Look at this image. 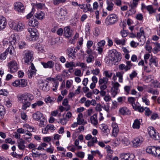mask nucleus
<instances>
[{
	"label": "nucleus",
	"mask_w": 160,
	"mask_h": 160,
	"mask_svg": "<svg viewBox=\"0 0 160 160\" xmlns=\"http://www.w3.org/2000/svg\"><path fill=\"white\" fill-rule=\"evenodd\" d=\"M108 58L106 62L110 66L115 64L116 62L120 61L122 59L121 54L116 49L109 50L108 52Z\"/></svg>",
	"instance_id": "f257e3e1"
},
{
	"label": "nucleus",
	"mask_w": 160,
	"mask_h": 160,
	"mask_svg": "<svg viewBox=\"0 0 160 160\" xmlns=\"http://www.w3.org/2000/svg\"><path fill=\"white\" fill-rule=\"evenodd\" d=\"M17 97L18 100L22 101L23 103L22 109L24 110L30 106L31 103L29 101H31L34 98L32 95L28 93H25L23 94H19Z\"/></svg>",
	"instance_id": "f03ea898"
},
{
	"label": "nucleus",
	"mask_w": 160,
	"mask_h": 160,
	"mask_svg": "<svg viewBox=\"0 0 160 160\" xmlns=\"http://www.w3.org/2000/svg\"><path fill=\"white\" fill-rule=\"evenodd\" d=\"M9 25L10 28L16 32H21L25 28V24L24 21L20 20L18 21H10Z\"/></svg>",
	"instance_id": "7ed1b4c3"
},
{
	"label": "nucleus",
	"mask_w": 160,
	"mask_h": 160,
	"mask_svg": "<svg viewBox=\"0 0 160 160\" xmlns=\"http://www.w3.org/2000/svg\"><path fill=\"white\" fill-rule=\"evenodd\" d=\"M28 31L30 34L27 36V40L30 41L34 42L38 39L39 33L37 29L30 28H28Z\"/></svg>",
	"instance_id": "20e7f679"
},
{
	"label": "nucleus",
	"mask_w": 160,
	"mask_h": 160,
	"mask_svg": "<svg viewBox=\"0 0 160 160\" xmlns=\"http://www.w3.org/2000/svg\"><path fill=\"white\" fill-rule=\"evenodd\" d=\"M67 14L68 12L66 9L60 8L56 11V17L58 21H63L67 19Z\"/></svg>",
	"instance_id": "39448f33"
},
{
	"label": "nucleus",
	"mask_w": 160,
	"mask_h": 160,
	"mask_svg": "<svg viewBox=\"0 0 160 160\" xmlns=\"http://www.w3.org/2000/svg\"><path fill=\"white\" fill-rule=\"evenodd\" d=\"M118 18L116 15L114 14H111L106 18L105 23L107 26H110L115 24L117 22Z\"/></svg>",
	"instance_id": "423d86ee"
},
{
	"label": "nucleus",
	"mask_w": 160,
	"mask_h": 160,
	"mask_svg": "<svg viewBox=\"0 0 160 160\" xmlns=\"http://www.w3.org/2000/svg\"><path fill=\"white\" fill-rule=\"evenodd\" d=\"M23 59L25 63L28 64L33 59V52L30 50H25L23 52Z\"/></svg>",
	"instance_id": "0eeeda50"
},
{
	"label": "nucleus",
	"mask_w": 160,
	"mask_h": 160,
	"mask_svg": "<svg viewBox=\"0 0 160 160\" xmlns=\"http://www.w3.org/2000/svg\"><path fill=\"white\" fill-rule=\"evenodd\" d=\"M8 66L9 71L11 73H14L17 72L18 69L17 63L14 60L10 61L8 63Z\"/></svg>",
	"instance_id": "6e6552de"
},
{
	"label": "nucleus",
	"mask_w": 160,
	"mask_h": 160,
	"mask_svg": "<svg viewBox=\"0 0 160 160\" xmlns=\"http://www.w3.org/2000/svg\"><path fill=\"white\" fill-rule=\"evenodd\" d=\"M14 9L19 13H23L25 12V8L23 4L21 2H16L14 4Z\"/></svg>",
	"instance_id": "1a4fd4ad"
},
{
	"label": "nucleus",
	"mask_w": 160,
	"mask_h": 160,
	"mask_svg": "<svg viewBox=\"0 0 160 160\" xmlns=\"http://www.w3.org/2000/svg\"><path fill=\"white\" fill-rule=\"evenodd\" d=\"M144 139L141 137L139 136L136 137L132 141V146L134 148H137L139 146L143 143Z\"/></svg>",
	"instance_id": "9d476101"
},
{
	"label": "nucleus",
	"mask_w": 160,
	"mask_h": 160,
	"mask_svg": "<svg viewBox=\"0 0 160 160\" xmlns=\"http://www.w3.org/2000/svg\"><path fill=\"white\" fill-rule=\"evenodd\" d=\"M120 155L121 160H132L134 158V156L132 154L122 153Z\"/></svg>",
	"instance_id": "9b49d317"
},
{
	"label": "nucleus",
	"mask_w": 160,
	"mask_h": 160,
	"mask_svg": "<svg viewBox=\"0 0 160 160\" xmlns=\"http://www.w3.org/2000/svg\"><path fill=\"white\" fill-rule=\"evenodd\" d=\"M79 7L81 9L83 10V12H87L88 11H90V12H93L91 6L90 4H79Z\"/></svg>",
	"instance_id": "f8f14e48"
},
{
	"label": "nucleus",
	"mask_w": 160,
	"mask_h": 160,
	"mask_svg": "<svg viewBox=\"0 0 160 160\" xmlns=\"http://www.w3.org/2000/svg\"><path fill=\"white\" fill-rule=\"evenodd\" d=\"M19 37L17 34L11 35L9 39V43L12 45H15L18 41Z\"/></svg>",
	"instance_id": "ddd939ff"
},
{
	"label": "nucleus",
	"mask_w": 160,
	"mask_h": 160,
	"mask_svg": "<svg viewBox=\"0 0 160 160\" xmlns=\"http://www.w3.org/2000/svg\"><path fill=\"white\" fill-rule=\"evenodd\" d=\"M149 31V30L148 29H144L142 27L140 29L139 32L137 33V37L138 38L140 39V38L145 37V35H148L149 34L147 33V31Z\"/></svg>",
	"instance_id": "4468645a"
},
{
	"label": "nucleus",
	"mask_w": 160,
	"mask_h": 160,
	"mask_svg": "<svg viewBox=\"0 0 160 160\" xmlns=\"http://www.w3.org/2000/svg\"><path fill=\"white\" fill-rule=\"evenodd\" d=\"M12 84L16 87H24L27 85V81H15Z\"/></svg>",
	"instance_id": "2eb2a0df"
},
{
	"label": "nucleus",
	"mask_w": 160,
	"mask_h": 160,
	"mask_svg": "<svg viewBox=\"0 0 160 160\" xmlns=\"http://www.w3.org/2000/svg\"><path fill=\"white\" fill-rule=\"evenodd\" d=\"M76 52L74 48H69L67 50L66 54L69 58L73 59L75 58Z\"/></svg>",
	"instance_id": "dca6fc26"
},
{
	"label": "nucleus",
	"mask_w": 160,
	"mask_h": 160,
	"mask_svg": "<svg viewBox=\"0 0 160 160\" xmlns=\"http://www.w3.org/2000/svg\"><path fill=\"white\" fill-rule=\"evenodd\" d=\"M28 24L30 27H35L38 26L39 22L37 19L32 18L28 20Z\"/></svg>",
	"instance_id": "f3484780"
},
{
	"label": "nucleus",
	"mask_w": 160,
	"mask_h": 160,
	"mask_svg": "<svg viewBox=\"0 0 160 160\" xmlns=\"http://www.w3.org/2000/svg\"><path fill=\"white\" fill-rule=\"evenodd\" d=\"M34 16L38 19L42 20L45 18V13L44 12L38 11L35 14Z\"/></svg>",
	"instance_id": "a211bd4d"
},
{
	"label": "nucleus",
	"mask_w": 160,
	"mask_h": 160,
	"mask_svg": "<svg viewBox=\"0 0 160 160\" xmlns=\"http://www.w3.org/2000/svg\"><path fill=\"white\" fill-rule=\"evenodd\" d=\"M7 24L6 19L3 16H0V30L4 29Z\"/></svg>",
	"instance_id": "6ab92c4d"
},
{
	"label": "nucleus",
	"mask_w": 160,
	"mask_h": 160,
	"mask_svg": "<svg viewBox=\"0 0 160 160\" xmlns=\"http://www.w3.org/2000/svg\"><path fill=\"white\" fill-rule=\"evenodd\" d=\"M106 9L108 11L112 12L113 10L114 4L109 0L106 1Z\"/></svg>",
	"instance_id": "aec40b11"
},
{
	"label": "nucleus",
	"mask_w": 160,
	"mask_h": 160,
	"mask_svg": "<svg viewBox=\"0 0 160 160\" xmlns=\"http://www.w3.org/2000/svg\"><path fill=\"white\" fill-rule=\"evenodd\" d=\"M41 82L39 84H41L40 87L42 88L43 90L46 91L49 90V86H48V81H41Z\"/></svg>",
	"instance_id": "412c9836"
},
{
	"label": "nucleus",
	"mask_w": 160,
	"mask_h": 160,
	"mask_svg": "<svg viewBox=\"0 0 160 160\" xmlns=\"http://www.w3.org/2000/svg\"><path fill=\"white\" fill-rule=\"evenodd\" d=\"M65 65L67 68H68V71L70 73L72 72L73 68L76 66L74 63L73 62H67Z\"/></svg>",
	"instance_id": "4be33fe9"
},
{
	"label": "nucleus",
	"mask_w": 160,
	"mask_h": 160,
	"mask_svg": "<svg viewBox=\"0 0 160 160\" xmlns=\"http://www.w3.org/2000/svg\"><path fill=\"white\" fill-rule=\"evenodd\" d=\"M119 112L122 115H129L131 114L130 111L126 107L120 108Z\"/></svg>",
	"instance_id": "5701e85b"
},
{
	"label": "nucleus",
	"mask_w": 160,
	"mask_h": 160,
	"mask_svg": "<svg viewBox=\"0 0 160 160\" xmlns=\"http://www.w3.org/2000/svg\"><path fill=\"white\" fill-rule=\"evenodd\" d=\"M41 64L44 68H51L54 65V63L52 61H49L47 62H42Z\"/></svg>",
	"instance_id": "b1692460"
},
{
	"label": "nucleus",
	"mask_w": 160,
	"mask_h": 160,
	"mask_svg": "<svg viewBox=\"0 0 160 160\" xmlns=\"http://www.w3.org/2000/svg\"><path fill=\"white\" fill-rule=\"evenodd\" d=\"M45 8V5L43 3H38L33 4V5L32 10L34 8L38 9H43Z\"/></svg>",
	"instance_id": "393cba45"
},
{
	"label": "nucleus",
	"mask_w": 160,
	"mask_h": 160,
	"mask_svg": "<svg viewBox=\"0 0 160 160\" xmlns=\"http://www.w3.org/2000/svg\"><path fill=\"white\" fill-rule=\"evenodd\" d=\"M64 34L65 37L66 38H68L71 37L72 33L69 27H66L64 28Z\"/></svg>",
	"instance_id": "a878e982"
},
{
	"label": "nucleus",
	"mask_w": 160,
	"mask_h": 160,
	"mask_svg": "<svg viewBox=\"0 0 160 160\" xmlns=\"http://www.w3.org/2000/svg\"><path fill=\"white\" fill-rule=\"evenodd\" d=\"M113 130L112 131V136L116 137L119 132V128L117 124H114L112 125Z\"/></svg>",
	"instance_id": "bb28decb"
},
{
	"label": "nucleus",
	"mask_w": 160,
	"mask_h": 160,
	"mask_svg": "<svg viewBox=\"0 0 160 160\" xmlns=\"http://www.w3.org/2000/svg\"><path fill=\"white\" fill-rule=\"evenodd\" d=\"M149 63L153 64L156 67L158 66V58L155 56H151L149 60Z\"/></svg>",
	"instance_id": "cd10ccee"
},
{
	"label": "nucleus",
	"mask_w": 160,
	"mask_h": 160,
	"mask_svg": "<svg viewBox=\"0 0 160 160\" xmlns=\"http://www.w3.org/2000/svg\"><path fill=\"white\" fill-rule=\"evenodd\" d=\"M24 143L25 141L22 139H20L18 141V146L20 150H23L25 148Z\"/></svg>",
	"instance_id": "c85d7f7f"
},
{
	"label": "nucleus",
	"mask_w": 160,
	"mask_h": 160,
	"mask_svg": "<svg viewBox=\"0 0 160 160\" xmlns=\"http://www.w3.org/2000/svg\"><path fill=\"white\" fill-rule=\"evenodd\" d=\"M156 147L155 146H150L147 147L146 149V152L150 154L154 155Z\"/></svg>",
	"instance_id": "c756f323"
},
{
	"label": "nucleus",
	"mask_w": 160,
	"mask_h": 160,
	"mask_svg": "<svg viewBox=\"0 0 160 160\" xmlns=\"http://www.w3.org/2000/svg\"><path fill=\"white\" fill-rule=\"evenodd\" d=\"M33 118L35 120L38 121L43 117V114L39 112H37L33 114Z\"/></svg>",
	"instance_id": "7c9ffc66"
},
{
	"label": "nucleus",
	"mask_w": 160,
	"mask_h": 160,
	"mask_svg": "<svg viewBox=\"0 0 160 160\" xmlns=\"http://www.w3.org/2000/svg\"><path fill=\"white\" fill-rule=\"evenodd\" d=\"M126 41V39H119L117 38H116L114 39V42L117 45H124Z\"/></svg>",
	"instance_id": "2f4dec72"
},
{
	"label": "nucleus",
	"mask_w": 160,
	"mask_h": 160,
	"mask_svg": "<svg viewBox=\"0 0 160 160\" xmlns=\"http://www.w3.org/2000/svg\"><path fill=\"white\" fill-rule=\"evenodd\" d=\"M155 47L152 49V51L154 54H156L160 51V44L158 42L154 43Z\"/></svg>",
	"instance_id": "473e14b6"
},
{
	"label": "nucleus",
	"mask_w": 160,
	"mask_h": 160,
	"mask_svg": "<svg viewBox=\"0 0 160 160\" xmlns=\"http://www.w3.org/2000/svg\"><path fill=\"white\" fill-rule=\"evenodd\" d=\"M123 73H121V72H117L116 73V75L114 74L113 77V79L114 80H116L118 78L119 80H122V74Z\"/></svg>",
	"instance_id": "72a5a7b5"
},
{
	"label": "nucleus",
	"mask_w": 160,
	"mask_h": 160,
	"mask_svg": "<svg viewBox=\"0 0 160 160\" xmlns=\"http://www.w3.org/2000/svg\"><path fill=\"white\" fill-rule=\"evenodd\" d=\"M148 131L149 135L152 138L154 134L156 133V131L154 128L152 127H150L148 128Z\"/></svg>",
	"instance_id": "f704fd0d"
},
{
	"label": "nucleus",
	"mask_w": 160,
	"mask_h": 160,
	"mask_svg": "<svg viewBox=\"0 0 160 160\" xmlns=\"http://www.w3.org/2000/svg\"><path fill=\"white\" fill-rule=\"evenodd\" d=\"M97 114H94L90 118L91 122L94 125H96L98 124V120L97 119Z\"/></svg>",
	"instance_id": "c9c22d12"
},
{
	"label": "nucleus",
	"mask_w": 160,
	"mask_h": 160,
	"mask_svg": "<svg viewBox=\"0 0 160 160\" xmlns=\"http://www.w3.org/2000/svg\"><path fill=\"white\" fill-rule=\"evenodd\" d=\"M140 119H135L133 123L132 127L134 128L139 129L141 124Z\"/></svg>",
	"instance_id": "e433bc0d"
},
{
	"label": "nucleus",
	"mask_w": 160,
	"mask_h": 160,
	"mask_svg": "<svg viewBox=\"0 0 160 160\" xmlns=\"http://www.w3.org/2000/svg\"><path fill=\"white\" fill-rule=\"evenodd\" d=\"M151 87L154 88H160V82L158 81H153L151 84Z\"/></svg>",
	"instance_id": "4c0bfd02"
},
{
	"label": "nucleus",
	"mask_w": 160,
	"mask_h": 160,
	"mask_svg": "<svg viewBox=\"0 0 160 160\" xmlns=\"http://www.w3.org/2000/svg\"><path fill=\"white\" fill-rule=\"evenodd\" d=\"M135 99L134 98L132 97H129L128 98V101L129 103L132 104L133 108H134L135 106L136 105L135 103Z\"/></svg>",
	"instance_id": "58836bf2"
},
{
	"label": "nucleus",
	"mask_w": 160,
	"mask_h": 160,
	"mask_svg": "<svg viewBox=\"0 0 160 160\" xmlns=\"http://www.w3.org/2000/svg\"><path fill=\"white\" fill-rule=\"evenodd\" d=\"M139 0H132L130 2V6L131 8H135L137 7L138 4Z\"/></svg>",
	"instance_id": "ea45409f"
},
{
	"label": "nucleus",
	"mask_w": 160,
	"mask_h": 160,
	"mask_svg": "<svg viewBox=\"0 0 160 160\" xmlns=\"http://www.w3.org/2000/svg\"><path fill=\"white\" fill-rule=\"evenodd\" d=\"M6 50H8V54L9 52L10 55L13 54L15 52V50L12 45L10 46Z\"/></svg>",
	"instance_id": "a19ab883"
},
{
	"label": "nucleus",
	"mask_w": 160,
	"mask_h": 160,
	"mask_svg": "<svg viewBox=\"0 0 160 160\" xmlns=\"http://www.w3.org/2000/svg\"><path fill=\"white\" fill-rule=\"evenodd\" d=\"M8 54V50H5L3 53L1 54L0 55V59L2 60H5Z\"/></svg>",
	"instance_id": "79ce46f5"
},
{
	"label": "nucleus",
	"mask_w": 160,
	"mask_h": 160,
	"mask_svg": "<svg viewBox=\"0 0 160 160\" xmlns=\"http://www.w3.org/2000/svg\"><path fill=\"white\" fill-rule=\"evenodd\" d=\"M56 99L54 98H51L49 96L48 97L45 99V101L47 103H50L54 102Z\"/></svg>",
	"instance_id": "37998d69"
},
{
	"label": "nucleus",
	"mask_w": 160,
	"mask_h": 160,
	"mask_svg": "<svg viewBox=\"0 0 160 160\" xmlns=\"http://www.w3.org/2000/svg\"><path fill=\"white\" fill-rule=\"evenodd\" d=\"M58 25L56 23H54L51 28V31L52 32H55L58 28Z\"/></svg>",
	"instance_id": "c03bdc74"
},
{
	"label": "nucleus",
	"mask_w": 160,
	"mask_h": 160,
	"mask_svg": "<svg viewBox=\"0 0 160 160\" xmlns=\"http://www.w3.org/2000/svg\"><path fill=\"white\" fill-rule=\"evenodd\" d=\"M102 131L106 134V135H108L110 133V130L108 129L107 126H103L102 128Z\"/></svg>",
	"instance_id": "a18cd8bd"
},
{
	"label": "nucleus",
	"mask_w": 160,
	"mask_h": 160,
	"mask_svg": "<svg viewBox=\"0 0 160 160\" xmlns=\"http://www.w3.org/2000/svg\"><path fill=\"white\" fill-rule=\"evenodd\" d=\"M154 155L160 158V147H156Z\"/></svg>",
	"instance_id": "49530a36"
},
{
	"label": "nucleus",
	"mask_w": 160,
	"mask_h": 160,
	"mask_svg": "<svg viewBox=\"0 0 160 160\" xmlns=\"http://www.w3.org/2000/svg\"><path fill=\"white\" fill-rule=\"evenodd\" d=\"M118 68L121 70H124L126 72L128 71L126 65L124 64H121L119 65Z\"/></svg>",
	"instance_id": "de8ad7c7"
},
{
	"label": "nucleus",
	"mask_w": 160,
	"mask_h": 160,
	"mask_svg": "<svg viewBox=\"0 0 160 160\" xmlns=\"http://www.w3.org/2000/svg\"><path fill=\"white\" fill-rule=\"evenodd\" d=\"M126 66L128 71L130 70L133 65V64L131 61H128L126 62Z\"/></svg>",
	"instance_id": "09e8293b"
},
{
	"label": "nucleus",
	"mask_w": 160,
	"mask_h": 160,
	"mask_svg": "<svg viewBox=\"0 0 160 160\" xmlns=\"http://www.w3.org/2000/svg\"><path fill=\"white\" fill-rule=\"evenodd\" d=\"M103 74L106 77L108 78H111L112 75V73L107 70L104 71Z\"/></svg>",
	"instance_id": "8fccbe9b"
},
{
	"label": "nucleus",
	"mask_w": 160,
	"mask_h": 160,
	"mask_svg": "<svg viewBox=\"0 0 160 160\" xmlns=\"http://www.w3.org/2000/svg\"><path fill=\"white\" fill-rule=\"evenodd\" d=\"M134 8H131V9L127 12V14L128 16L134 14L136 13V10Z\"/></svg>",
	"instance_id": "3c124183"
},
{
	"label": "nucleus",
	"mask_w": 160,
	"mask_h": 160,
	"mask_svg": "<svg viewBox=\"0 0 160 160\" xmlns=\"http://www.w3.org/2000/svg\"><path fill=\"white\" fill-rule=\"evenodd\" d=\"M34 12L32 9V11L28 14L26 16V18L27 19L29 20L31 19V18L33 16Z\"/></svg>",
	"instance_id": "603ef678"
},
{
	"label": "nucleus",
	"mask_w": 160,
	"mask_h": 160,
	"mask_svg": "<svg viewBox=\"0 0 160 160\" xmlns=\"http://www.w3.org/2000/svg\"><path fill=\"white\" fill-rule=\"evenodd\" d=\"M136 18L137 20L141 21L143 20V17L142 14L138 13L136 14Z\"/></svg>",
	"instance_id": "864d4df0"
},
{
	"label": "nucleus",
	"mask_w": 160,
	"mask_h": 160,
	"mask_svg": "<svg viewBox=\"0 0 160 160\" xmlns=\"http://www.w3.org/2000/svg\"><path fill=\"white\" fill-rule=\"evenodd\" d=\"M145 48L146 50H147L148 53L151 52L152 48L151 46L148 45V42H147L146 45L145 46Z\"/></svg>",
	"instance_id": "5fc2aeb1"
},
{
	"label": "nucleus",
	"mask_w": 160,
	"mask_h": 160,
	"mask_svg": "<svg viewBox=\"0 0 160 160\" xmlns=\"http://www.w3.org/2000/svg\"><path fill=\"white\" fill-rule=\"evenodd\" d=\"M93 60L94 57L91 55H89L88 56L87 58L86 61L88 63L91 62Z\"/></svg>",
	"instance_id": "6e6d98bb"
},
{
	"label": "nucleus",
	"mask_w": 160,
	"mask_h": 160,
	"mask_svg": "<svg viewBox=\"0 0 160 160\" xmlns=\"http://www.w3.org/2000/svg\"><path fill=\"white\" fill-rule=\"evenodd\" d=\"M5 113V109H4V107L0 105V116L2 117L3 116Z\"/></svg>",
	"instance_id": "4d7b16f0"
},
{
	"label": "nucleus",
	"mask_w": 160,
	"mask_h": 160,
	"mask_svg": "<svg viewBox=\"0 0 160 160\" xmlns=\"http://www.w3.org/2000/svg\"><path fill=\"white\" fill-rule=\"evenodd\" d=\"M146 9L149 12V13L151 14L154 12L153 8L151 5H148L147 6Z\"/></svg>",
	"instance_id": "13d9d810"
},
{
	"label": "nucleus",
	"mask_w": 160,
	"mask_h": 160,
	"mask_svg": "<svg viewBox=\"0 0 160 160\" xmlns=\"http://www.w3.org/2000/svg\"><path fill=\"white\" fill-rule=\"evenodd\" d=\"M26 46V43L24 41H21L19 43V47L20 49H22L25 47Z\"/></svg>",
	"instance_id": "bf43d9fd"
},
{
	"label": "nucleus",
	"mask_w": 160,
	"mask_h": 160,
	"mask_svg": "<svg viewBox=\"0 0 160 160\" xmlns=\"http://www.w3.org/2000/svg\"><path fill=\"white\" fill-rule=\"evenodd\" d=\"M26 128L30 130V132H35L36 131V129L33 127L30 126L29 125H26Z\"/></svg>",
	"instance_id": "052dcab7"
},
{
	"label": "nucleus",
	"mask_w": 160,
	"mask_h": 160,
	"mask_svg": "<svg viewBox=\"0 0 160 160\" xmlns=\"http://www.w3.org/2000/svg\"><path fill=\"white\" fill-rule=\"evenodd\" d=\"M130 46L131 47L135 48L139 45V43L135 42L133 41H132L130 43Z\"/></svg>",
	"instance_id": "680f3d73"
},
{
	"label": "nucleus",
	"mask_w": 160,
	"mask_h": 160,
	"mask_svg": "<svg viewBox=\"0 0 160 160\" xmlns=\"http://www.w3.org/2000/svg\"><path fill=\"white\" fill-rule=\"evenodd\" d=\"M145 114L146 115L149 116L152 113L151 111L150 110V109L148 108H145Z\"/></svg>",
	"instance_id": "e2e57ef3"
},
{
	"label": "nucleus",
	"mask_w": 160,
	"mask_h": 160,
	"mask_svg": "<svg viewBox=\"0 0 160 160\" xmlns=\"http://www.w3.org/2000/svg\"><path fill=\"white\" fill-rule=\"evenodd\" d=\"M135 109L138 110V111L140 112H143L144 110H145V109L143 108V107H141L139 106H135L134 108Z\"/></svg>",
	"instance_id": "0e129e2a"
},
{
	"label": "nucleus",
	"mask_w": 160,
	"mask_h": 160,
	"mask_svg": "<svg viewBox=\"0 0 160 160\" xmlns=\"http://www.w3.org/2000/svg\"><path fill=\"white\" fill-rule=\"evenodd\" d=\"M9 44H10L9 43V41L7 39L4 40L2 41V45L4 47H7Z\"/></svg>",
	"instance_id": "69168bd1"
},
{
	"label": "nucleus",
	"mask_w": 160,
	"mask_h": 160,
	"mask_svg": "<svg viewBox=\"0 0 160 160\" xmlns=\"http://www.w3.org/2000/svg\"><path fill=\"white\" fill-rule=\"evenodd\" d=\"M60 123L62 125H65L67 122V120L66 118H63L59 119Z\"/></svg>",
	"instance_id": "338daca9"
},
{
	"label": "nucleus",
	"mask_w": 160,
	"mask_h": 160,
	"mask_svg": "<svg viewBox=\"0 0 160 160\" xmlns=\"http://www.w3.org/2000/svg\"><path fill=\"white\" fill-rule=\"evenodd\" d=\"M152 138L155 140H159L160 139V134L156 132V133L154 134Z\"/></svg>",
	"instance_id": "774afa93"
}]
</instances>
